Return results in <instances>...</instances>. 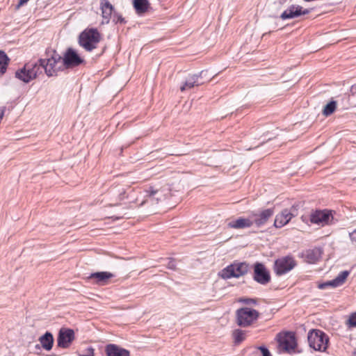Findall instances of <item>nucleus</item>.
I'll return each mask as SVG.
<instances>
[{"instance_id": "f257e3e1", "label": "nucleus", "mask_w": 356, "mask_h": 356, "mask_svg": "<svg viewBox=\"0 0 356 356\" xmlns=\"http://www.w3.org/2000/svg\"><path fill=\"white\" fill-rule=\"evenodd\" d=\"M39 62L48 76H56L58 72L64 69L62 56L54 49L47 50L46 58H40Z\"/></svg>"}, {"instance_id": "f03ea898", "label": "nucleus", "mask_w": 356, "mask_h": 356, "mask_svg": "<svg viewBox=\"0 0 356 356\" xmlns=\"http://www.w3.org/2000/svg\"><path fill=\"white\" fill-rule=\"evenodd\" d=\"M101 40V34L96 29L83 31L79 35V43L86 51H91L97 47Z\"/></svg>"}, {"instance_id": "7ed1b4c3", "label": "nucleus", "mask_w": 356, "mask_h": 356, "mask_svg": "<svg viewBox=\"0 0 356 356\" xmlns=\"http://www.w3.org/2000/svg\"><path fill=\"white\" fill-rule=\"evenodd\" d=\"M259 316V312L250 307H242L236 312V321L238 326L247 327L255 323Z\"/></svg>"}, {"instance_id": "20e7f679", "label": "nucleus", "mask_w": 356, "mask_h": 356, "mask_svg": "<svg viewBox=\"0 0 356 356\" xmlns=\"http://www.w3.org/2000/svg\"><path fill=\"white\" fill-rule=\"evenodd\" d=\"M307 339L309 346L315 350L325 351L327 348L329 339L327 336L321 330H311L308 333Z\"/></svg>"}, {"instance_id": "39448f33", "label": "nucleus", "mask_w": 356, "mask_h": 356, "mask_svg": "<svg viewBox=\"0 0 356 356\" xmlns=\"http://www.w3.org/2000/svg\"><path fill=\"white\" fill-rule=\"evenodd\" d=\"M248 271V264L245 262L234 263L220 273V276L223 279H229L231 277H239L245 275Z\"/></svg>"}, {"instance_id": "423d86ee", "label": "nucleus", "mask_w": 356, "mask_h": 356, "mask_svg": "<svg viewBox=\"0 0 356 356\" xmlns=\"http://www.w3.org/2000/svg\"><path fill=\"white\" fill-rule=\"evenodd\" d=\"M280 350L291 353L296 347L295 335L291 332H280L276 336Z\"/></svg>"}, {"instance_id": "0eeeda50", "label": "nucleus", "mask_w": 356, "mask_h": 356, "mask_svg": "<svg viewBox=\"0 0 356 356\" xmlns=\"http://www.w3.org/2000/svg\"><path fill=\"white\" fill-rule=\"evenodd\" d=\"M296 266V261L291 256H285L275 261L273 269L277 275H284Z\"/></svg>"}, {"instance_id": "6e6552de", "label": "nucleus", "mask_w": 356, "mask_h": 356, "mask_svg": "<svg viewBox=\"0 0 356 356\" xmlns=\"http://www.w3.org/2000/svg\"><path fill=\"white\" fill-rule=\"evenodd\" d=\"M333 220L334 217L331 210H316L310 214V222L321 227L332 224Z\"/></svg>"}, {"instance_id": "1a4fd4ad", "label": "nucleus", "mask_w": 356, "mask_h": 356, "mask_svg": "<svg viewBox=\"0 0 356 356\" xmlns=\"http://www.w3.org/2000/svg\"><path fill=\"white\" fill-rule=\"evenodd\" d=\"M64 67L70 68L78 66L84 62L78 54L72 48H68L62 57Z\"/></svg>"}, {"instance_id": "9d476101", "label": "nucleus", "mask_w": 356, "mask_h": 356, "mask_svg": "<svg viewBox=\"0 0 356 356\" xmlns=\"http://www.w3.org/2000/svg\"><path fill=\"white\" fill-rule=\"evenodd\" d=\"M254 280L263 285L270 281V275L265 266L261 263H256L254 268Z\"/></svg>"}, {"instance_id": "9b49d317", "label": "nucleus", "mask_w": 356, "mask_h": 356, "mask_svg": "<svg viewBox=\"0 0 356 356\" xmlns=\"http://www.w3.org/2000/svg\"><path fill=\"white\" fill-rule=\"evenodd\" d=\"M74 339V332L72 329L62 328L60 330L57 338L58 346L67 348Z\"/></svg>"}, {"instance_id": "f8f14e48", "label": "nucleus", "mask_w": 356, "mask_h": 356, "mask_svg": "<svg viewBox=\"0 0 356 356\" xmlns=\"http://www.w3.org/2000/svg\"><path fill=\"white\" fill-rule=\"evenodd\" d=\"M310 10L309 9H303L299 5H291L286 10H285L280 15L282 19H288L298 17L302 15L309 14Z\"/></svg>"}, {"instance_id": "ddd939ff", "label": "nucleus", "mask_w": 356, "mask_h": 356, "mask_svg": "<svg viewBox=\"0 0 356 356\" xmlns=\"http://www.w3.org/2000/svg\"><path fill=\"white\" fill-rule=\"evenodd\" d=\"M349 274L348 270L341 271L334 279L319 284L318 287L320 289H325L329 286L332 288L340 286L344 284Z\"/></svg>"}, {"instance_id": "4468645a", "label": "nucleus", "mask_w": 356, "mask_h": 356, "mask_svg": "<svg viewBox=\"0 0 356 356\" xmlns=\"http://www.w3.org/2000/svg\"><path fill=\"white\" fill-rule=\"evenodd\" d=\"M296 216L291 210L285 209L275 216L274 225L275 227L281 228L286 225L292 218Z\"/></svg>"}, {"instance_id": "2eb2a0df", "label": "nucleus", "mask_w": 356, "mask_h": 356, "mask_svg": "<svg viewBox=\"0 0 356 356\" xmlns=\"http://www.w3.org/2000/svg\"><path fill=\"white\" fill-rule=\"evenodd\" d=\"M204 72L202 71L199 74H194L189 75L184 84L180 87V90L184 92L186 90L193 88L195 86L202 84V82L199 81V79L202 78L204 74Z\"/></svg>"}, {"instance_id": "dca6fc26", "label": "nucleus", "mask_w": 356, "mask_h": 356, "mask_svg": "<svg viewBox=\"0 0 356 356\" xmlns=\"http://www.w3.org/2000/svg\"><path fill=\"white\" fill-rule=\"evenodd\" d=\"M114 277V274L110 272L102 271L92 273L88 278L94 280V283L97 284L106 285L108 283L109 280Z\"/></svg>"}, {"instance_id": "f3484780", "label": "nucleus", "mask_w": 356, "mask_h": 356, "mask_svg": "<svg viewBox=\"0 0 356 356\" xmlns=\"http://www.w3.org/2000/svg\"><path fill=\"white\" fill-rule=\"evenodd\" d=\"M100 8L103 18L102 24H108L114 10L113 5L108 0H101Z\"/></svg>"}, {"instance_id": "a211bd4d", "label": "nucleus", "mask_w": 356, "mask_h": 356, "mask_svg": "<svg viewBox=\"0 0 356 356\" xmlns=\"http://www.w3.org/2000/svg\"><path fill=\"white\" fill-rule=\"evenodd\" d=\"M274 210L273 209H267L262 211L259 214H253V223L257 226L260 227L266 223L268 219L273 215Z\"/></svg>"}, {"instance_id": "6ab92c4d", "label": "nucleus", "mask_w": 356, "mask_h": 356, "mask_svg": "<svg viewBox=\"0 0 356 356\" xmlns=\"http://www.w3.org/2000/svg\"><path fill=\"white\" fill-rule=\"evenodd\" d=\"M105 352L107 356H130L129 350L113 343L108 344Z\"/></svg>"}, {"instance_id": "aec40b11", "label": "nucleus", "mask_w": 356, "mask_h": 356, "mask_svg": "<svg viewBox=\"0 0 356 356\" xmlns=\"http://www.w3.org/2000/svg\"><path fill=\"white\" fill-rule=\"evenodd\" d=\"M253 225V221L249 218H239L229 221L227 226L233 229H245L250 227Z\"/></svg>"}, {"instance_id": "412c9836", "label": "nucleus", "mask_w": 356, "mask_h": 356, "mask_svg": "<svg viewBox=\"0 0 356 356\" xmlns=\"http://www.w3.org/2000/svg\"><path fill=\"white\" fill-rule=\"evenodd\" d=\"M15 76L24 83H29L31 80L35 79V74L29 72L28 69L24 66L23 68L15 72Z\"/></svg>"}, {"instance_id": "4be33fe9", "label": "nucleus", "mask_w": 356, "mask_h": 356, "mask_svg": "<svg viewBox=\"0 0 356 356\" xmlns=\"http://www.w3.org/2000/svg\"><path fill=\"white\" fill-rule=\"evenodd\" d=\"M147 196L156 197L155 202H158L161 201L166 197V194L163 193V190L154 188L152 186L149 187L145 190Z\"/></svg>"}, {"instance_id": "5701e85b", "label": "nucleus", "mask_w": 356, "mask_h": 356, "mask_svg": "<svg viewBox=\"0 0 356 356\" xmlns=\"http://www.w3.org/2000/svg\"><path fill=\"white\" fill-rule=\"evenodd\" d=\"M39 341L44 349L50 350L52 348L54 337L50 332H47L44 335L40 337Z\"/></svg>"}, {"instance_id": "b1692460", "label": "nucleus", "mask_w": 356, "mask_h": 356, "mask_svg": "<svg viewBox=\"0 0 356 356\" xmlns=\"http://www.w3.org/2000/svg\"><path fill=\"white\" fill-rule=\"evenodd\" d=\"M133 5L136 13L141 15L147 10L149 3L147 0H133Z\"/></svg>"}, {"instance_id": "393cba45", "label": "nucleus", "mask_w": 356, "mask_h": 356, "mask_svg": "<svg viewBox=\"0 0 356 356\" xmlns=\"http://www.w3.org/2000/svg\"><path fill=\"white\" fill-rule=\"evenodd\" d=\"M29 72L35 73V77L38 74L42 73V66L39 60L36 63L29 62L24 65Z\"/></svg>"}, {"instance_id": "a878e982", "label": "nucleus", "mask_w": 356, "mask_h": 356, "mask_svg": "<svg viewBox=\"0 0 356 356\" xmlns=\"http://www.w3.org/2000/svg\"><path fill=\"white\" fill-rule=\"evenodd\" d=\"M321 250L319 249H313L307 252L306 258L309 263H316L321 257Z\"/></svg>"}, {"instance_id": "bb28decb", "label": "nucleus", "mask_w": 356, "mask_h": 356, "mask_svg": "<svg viewBox=\"0 0 356 356\" xmlns=\"http://www.w3.org/2000/svg\"><path fill=\"white\" fill-rule=\"evenodd\" d=\"M337 108V102L335 101H331L330 102H329L328 104H327L323 110V114L325 115V116H329L332 113H334V111H335Z\"/></svg>"}, {"instance_id": "cd10ccee", "label": "nucleus", "mask_w": 356, "mask_h": 356, "mask_svg": "<svg viewBox=\"0 0 356 356\" xmlns=\"http://www.w3.org/2000/svg\"><path fill=\"white\" fill-rule=\"evenodd\" d=\"M232 335L236 343L242 342L245 339V332L240 329L235 330Z\"/></svg>"}, {"instance_id": "c85d7f7f", "label": "nucleus", "mask_w": 356, "mask_h": 356, "mask_svg": "<svg viewBox=\"0 0 356 356\" xmlns=\"http://www.w3.org/2000/svg\"><path fill=\"white\" fill-rule=\"evenodd\" d=\"M143 197H144V200H143L140 202V203L139 204L140 206H143L146 203H149L151 205L158 204V202H155V197H156L155 196L154 197L147 196L146 193L145 191H144Z\"/></svg>"}, {"instance_id": "c756f323", "label": "nucleus", "mask_w": 356, "mask_h": 356, "mask_svg": "<svg viewBox=\"0 0 356 356\" xmlns=\"http://www.w3.org/2000/svg\"><path fill=\"white\" fill-rule=\"evenodd\" d=\"M10 59L3 51H0V65H8Z\"/></svg>"}, {"instance_id": "7c9ffc66", "label": "nucleus", "mask_w": 356, "mask_h": 356, "mask_svg": "<svg viewBox=\"0 0 356 356\" xmlns=\"http://www.w3.org/2000/svg\"><path fill=\"white\" fill-rule=\"evenodd\" d=\"M239 302L244 303L245 305H257V300L254 298H240L238 300Z\"/></svg>"}, {"instance_id": "2f4dec72", "label": "nucleus", "mask_w": 356, "mask_h": 356, "mask_svg": "<svg viewBox=\"0 0 356 356\" xmlns=\"http://www.w3.org/2000/svg\"><path fill=\"white\" fill-rule=\"evenodd\" d=\"M347 323L349 327H356V312L349 316Z\"/></svg>"}, {"instance_id": "473e14b6", "label": "nucleus", "mask_w": 356, "mask_h": 356, "mask_svg": "<svg viewBox=\"0 0 356 356\" xmlns=\"http://www.w3.org/2000/svg\"><path fill=\"white\" fill-rule=\"evenodd\" d=\"M167 267L169 268V269H172V270H174L176 268V263H175V261L174 259H169L168 261V264H167Z\"/></svg>"}, {"instance_id": "72a5a7b5", "label": "nucleus", "mask_w": 356, "mask_h": 356, "mask_svg": "<svg viewBox=\"0 0 356 356\" xmlns=\"http://www.w3.org/2000/svg\"><path fill=\"white\" fill-rule=\"evenodd\" d=\"M259 350H261L263 356H271L270 353L266 347L261 346L259 347Z\"/></svg>"}, {"instance_id": "f704fd0d", "label": "nucleus", "mask_w": 356, "mask_h": 356, "mask_svg": "<svg viewBox=\"0 0 356 356\" xmlns=\"http://www.w3.org/2000/svg\"><path fill=\"white\" fill-rule=\"evenodd\" d=\"M81 356H94V349L92 347H89L86 350V353Z\"/></svg>"}, {"instance_id": "c9c22d12", "label": "nucleus", "mask_w": 356, "mask_h": 356, "mask_svg": "<svg viewBox=\"0 0 356 356\" xmlns=\"http://www.w3.org/2000/svg\"><path fill=\"white\" fill-rule=\"evenodd\" d=\"M115 23H124V19L121 15H114V19Z\"/></svg>"}, {"instance_id": "e433bc0d", "label": "nucleus", "mask_w": 356, "mask_h": 356, "mask_svg": "<svg viewBox=\"0 0 356 356\" xmlns=\"http://www.w3.org/2000/svg\"><path fill=\"white\" fill-rule=\"evenodd\" d=\"M119 192V200H123L125 197H124V194H125V191H124L123 188H122L121 190H119L118 191Z\"/></svg>"}, {"instance_id": "4c0bfd02", "label": "nucleus", "mask_w": 356, "mask_h": 356, "mask_svg": "<svg viewBox=\"0 0 356 356\" xmlns=\"http://www.w3.org/2000/svg\"><path fill=\"white\" fill-rule=\"evenodd\" d=\"M350 240L352 241L353 243L356 245V232H355L350 234Z\"/></svg>"}, {"instance_id": "58836bf2", "label": "nucleus", "mask_w": 356, "mask_h": 356, "mask_svg": "<svg viewBox=\"0 0 356 356\" xmlns=\"http://www.w3.org/2000/svg\"><path fill=\"white\" fill-rule=\"evenodd\" d=\"M0 66H1V67H0V75H2V74H3L6 72L8 65H0Z\"/></svg>"}, {"instance_id": "ea45409f", "label": "nucleus", "mask_w": 356, "mask_h": 356, "mask_svg": "<svg viewBox=\"0 0 356 356\" xmlns=\"http://www.w3.org/2000/svg\"><path fill=\"white\" fill-rule=\"evenodd\" d=\"M29 0H19L18 2V4L17 6V8H19L20 6H23L26 3H27Z\"/></svg>"}, {"instance_id": "a19ab883", "label": "nucleus", "mask_w": 356, "mask_h": 356, "mask_svg": "<svg viewBox=\"0 0 356 356\" xmlns=\"http://www.w3.org/2000/svg\"><path fill=\"white\" fill-rule=\"evenodd\" d=\"M353 356H356V350L354 352Z\"/></svg>"}]
</instances>
